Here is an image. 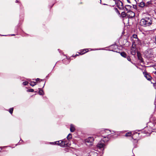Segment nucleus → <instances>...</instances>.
<instances>
[{
  "instance_id": "obj_1",
  "label": "nucleus",
  "mask_w": 156,
  "mask_h": 156,
  "mask_svg": "<svg viewBox=\"0 0 156 156\" xmlns=\"http://www.w3.org/2000/svg\"><path fill=\"white\" fill-rule=\"evenodd\" d=\"M152 18L150 16L145 17L142 18L140 22V25L144 27H147L150 26L152 23Z\"/></svg>"
},
{
  "instance_id": "obj_2",
  "label": "nucleus",
  "mask_w": 156,
  "mask_h": 156,
  "mask_svg": "<svg viewBox=\"0 0 156 156\" xmlns=\"http://www.w3.org/2000/svg\"><path fill=\"white\" fill-rule=\"evenodd\" d=\"M145 56L148 59H152L154 57L152 50L150 49L148 51H146L145 53Z\"/></svg>"
},
{
  "instance_id": "obj_3",
  "label": "nucleus",
  "mask_w": 156,
  "mask_h": 156,
  "mask_svg": "<svg viewBox=\"0 0 156 156\" xmlns=\"http://www.w3.org/2000/svg\"><path fill=\"white\" fill-rule=\"evenodd\" d=\"M105 146V141L103 140H101L97 145V147L98 149H102L103 150H104Z\"/></svg>"
},
{
  "instance_id": "obj_4",
  "label": "nucleus",
  "mask_w": 156,
  "mask_h": 156,
  "mask_svg": "<svg viewBox=\"0 0 156 156\" xmlns=\"http://www.w3.org/2000/svg\"><path fill=\"white\" fill-rule=\"evenodd\" d=\"M145 1V7H152L154 5L151 0H144Z\"/></svg>"
},
{
  "instance_id": "obj_5",
  "label": "nucleus",
  "mask_w": 156,
  "mask_h": 156,
  "mask_svg": "<svg viewBox=\"0 0 156 156\" xmlns=\"http://www.w3.org/2000/svg\"><path fill=\"white\" fill-rule=\"evenodd\" d=\"M115 4L117 7L120 9H122L123 8V4L122 2L120 1H115Z\"/></svg>"
},
{
  "instance_id": "obj_6",
  "label": "nucleus",
  "mask_w": 156,
  "mask_h": 156,
  "mask_svg": "<svg viewBox=\"0 0 156 156\" xmlns=\"http://www.w3.org/2000/svg\"><path fill=\"white\" fill-rule=\"evenodd\" d=\"M55 144L59 145L62 147L65 146V142L63 140H60L54 142Z\"/></svg>"
},
{
  "instance_id": "obj_7",
  "label": "nucleus",
  "mask_w": 156,
  "mask_h": 156,
  "mask_svg": "<svg viewBox=\"0 0 156 156\" xmlns=\"http://www.w3.org/2000/svg\"><path fill=\"white\" fill-rule=\"evenodd\" d=\"M126 16L128 18H131L135 16V14L133 12L129 11L127 12Z\"/></svg>"
},
{
  "instance_id": "obj_8",
  "label": "nucleus",
  "mask_w": 156,
  "mask_h": 156,
  "mask_svg": "<svg viewBox=\"0 0 156 156\" xmlns=\"http://www.w3.org/2000/svg\"><path fill=\"white\" fill-rule=\"evenodd\" d=\"M132 41H133V44H135L137 43V41H138V40L137 38V36L136 34H134L133 35L132 37H131Z\"/></svg>"
},
{
  "instance_id": "obj_9",
  "label": "nucleus",
  "mask_w": 156,
  "mask_h": 156,
  "mask_svg": "<svg viewBox=\"0 0 156 156\" xmlns=\"http://www.w3.org/2000/svg\"><path fill=\"white\" fill-rule=\"evenodd\" d=\"M94 140V138L93 137H90L87 139L85 140L86 143L87 144L90 143V144L93 143Z\"/></svg>"
},
{
  "instance_id": "obj_10",
  "label": "nucleus",
  "mask_w": 156,
  "mask_h": 156,
  "mask_svg": "<svg viewBox=\"0 0 156 156\" xmlns=\"http://www.w3.org/2000/svg\"><path fill=\"white\" fill-rule=\"evenodd\" d=\"M143 74L144 75V76L148 80H151V77L148 73L146 72H143Z\"/></svg>"
},
{
  "instance_id": "obj_11",
  "label": "nucleus",
  "mask_w": 156,
  "mask_h": 156,
  "mask_svg": "<svg viewBox=\"0 0 156 156\" xmlns=\"http://www.w3.org/2000/svg\"><path fill=\"white\" fill-rule=\"evenodd\" d=\"M149 45L151 48H154L156 47V42L155 41H151V42L149 44Z\"/></svg>"
},
{
  "instance_id": "obj_12",
  "label": "nucleus",
  "mask_w": 156,
  "mask_h": 156,
  "mask_svg": "<svg viewBox=\"0 0 156 156\" xmlns=\"http://www.w3.org/2000/svg\"><path fill=\"white\" fill-rule=\"evenodd\" d=\"M131 53L133 55H134L136 54L135 48L132 45V48L131 49Z\"/></svg>"
},
{
  "instance_id": "obj_13",
  "label": "nucleus",
  "mask_w": 156,
  "mask_h": 156,
  "mask_svg": "<svg viewBox=\"0 0 156 156\" xmlns=\"http://www.w3.org/2000/svg\"><path fill=\"white\" fill-rule=\"evenodd\" d=\"M132 8V6L129 5H126L125 6V8L126 10L127 11H131V9Z\"/></svg>"
},
{
  "instance_id": "obj_14",
  "label": "nucleus",
  "mask_w": 156,
  "mask_h": 156,
  "mask_svg": "<svg viewBox=\"0 0 156 156\" xmlns=\"http://www.w3.org/2000/svg\"><path fill=\"white\" fill-rule=\"evenodd\" d=\"M145 1H144L141 2L139 4V6L141 8H143L144 7H145Z\"/></svg>"
},
{
  "instance_id": "obj_15",
  "label": "nucleus",
  "mask_w": 156,
  "mask_h": 156,
  "mask_svg": "<svg viewBox=\"0 0 156 156\" xmlns=\"http://www.w3.org/2000/svg\"><path fill=\"white\" fill-rule=\"evenodd\" d=\"M70 131L71 132H73L75 130V128L74 127V126L73 125V124H71L70 125Z\"/></svg>"
},
{
  "instance_id": "obj_16",
  "label": "nucleus",
  "mask_w": 156,
  "mask_h": 156,
  "mask_svg": "<svg viewBox=\"0 0 156 156\" xmlns=\"http://www.w3.org/2000/svg\"><path fill=\"white\" fill-rule=\"evenodd\" d=\"M90 156H97L98 154L96 152L92 151L90 153Z\"/></svg>"
},
{
  "instance_id": "obj_17",
  "label": "nucleus",
  "mask_w": 156,
  "mask_h": 156,
  "mask_svg": "<svg viewBox=\"0 0 156 156\" xmlns=\"http://www.w3.org/2000/svg\"><path fill=\"white\" fill-rule=\"evenodd\" d=\"M137 57L138 59L141 62H143V59L141 56L140 55L138 54L137 55Z\"/></svg>"
},
{
  "instance_id": "obj_18",
  "label": "nucleus",
  "mask_w": 156,
  "mask_h": 156,
  "mask_svg": "<svg viewBox=\"0 0 156 156\" xmlns=\"http://www.w3.org/2000/svg\"><path fill=\"white\" fill-rule=\"evenodd\" d=\"M88 49H83V51L81 52H80V53L81 55H82V54H84L85 53L88 52Z\"/></svg>"
},
{
  "instance_id": "obj_19",
  "label": "nucleus",
  "mask_w": 156,
  "mask_h": 156,
  "mask_svg": "<svg viewBox=\"0 0 156 156\" xmlns=\"http://www.w3.org/2000/svg\"><path fill=\"white\" fill-rule=\"evenodd\" d=\"M38 89L39 90V91L38 92V93L40 95H43L44 94V92L43 90L41 89V88H38Z\"/></svg>"
},
{
  "instance_id": "obj_20",
  "label": "nucleus",
  "mask_w": 156,
  "mask_h": 156,
  "mask_svg": "<svg viewBox=\"0 0 156 156\" xmlns=\"http://www.w3.org/2000/svg\"><path fill=\"white\" fill-rule=\"evenodd\" d=\"M121 55L122 56L125 58H126V57L127 56V55H126V53L124 52L121 53Z\"/></svg>"
},
{
  "instance_id": "obj_21",
  "label": "nucleus",
  "mask_w": 156,
  "mask_h": 156,
  "mask_svg": "<svg viewBox=\"0 0 156 156\" xmlns=\"http://www.w3.org/2000/svg\"><path fill=\"white\" fill-rule=\"evenodd\" d=\"M106 131H104L103 133H107V135H108L110 134L111 131L110 130H106Z\"/></svg>"
},
{
  "instance_id": "obj_22",
  "label": "nucleus",
  "mask_w": 156,
  "mask_h": 156,
  "mask_svg": "<svg viewBox=\"0 0 156 156\" xmlns=\"http://www.w3.org/2000/svg\"><path fill=\"white\" fill-rule=\"evenodd\" d=\"M72 137V134H69L67 137V138L68 140H70L71 139Z\"/></svg>"
},
{
  "instance_id": "obj_23",
  "label": "nucleus",
  "mask_w": 156,
  "mask_h": 156,
  "mask_svg": "<svg viewBox=\"0 0 156 156\" xmlns=\"http://www.w3.org/2000/svg\"><path fill=\"white\" fill-rule=\"evenodd\" d=\"M36 84V82H31L30 83V85L32 86H34Z\"/></svg>"
},
{
  "instance_id": "obj_24",
  "label": "nucleus",
  "mask_w": 156,
  "mask_h": 156,
  "mask_svg": "<svg viewBox=\"0 0 156 156\" xmlns=\"http://www.w3.org/2000/svg\"><path fill=\"white\" fill-rule=\"evenodd\" d=\"M131 135V132H128L126 133L125 134V136H130Z\"/></svg>"
},
{
  "instance_id": "obj_25",
  "label": "nucleus",
  "mask_w": 156,
  "mask_h": 156,
  "mask_svg": "<svg viewBox=\"0 0 156 156\" xmlns=\"http://www.w3.org/2000/svg\"><path fill=\"white\" fill-rule=\"evenodd\" d=\"M114 10L119 15H120L119 12L116 8H114Z\"/></svg>"
},
{
  "instance_id": "obj_26",
  "label": "nucleus",
  "mask_w": 156,
  "mask_h": 156,
  "mask_svg": "<svg viewBox=\"0 0 156 156\" xmlns=\"http://www.w3.org/2000/svg\"><path fill=\"white\" fill-rule=\"evenodd\" d=\"M121 15L123 17H124L126 16V14L124 12H122L121 13Z\"/></svg>"
},
{
  "instance_id": "obj_27",
  "label": "nucleus",
  "mask_w": 156,
  "mask_h": 156,
  "mask_svg": "<svg viewBox=\"0 0 156 156\" xmlns=\"http://www.w3.org/2000/svg\"><path fill=\"white\" fill-rule=\"evenodd\" d=\"M13 108H10L9 109V112L11 114H12V113L13 111Z\"/></svg>"
},
{
  "instance_id": "obj_28",
  "label": "nucleus",
  "mask_w": 156,
  "mask_h": 156,
  "mask_svg": "<svg viewBox=\"0 0 156 156\" xmlns=\"http://www.w3.org/2000/svg\"><path fill=\"white\" fill-rule=\"evenodd\" d=\"M28 82L27 81L24 82L23 83V84L24 85H27L28 84Z\"/></svg>"
},
{
  "instance_id": "obj_29",
  "label": "nucleus",
  "mask_w": 156,
  "mask_h": 156,
  "mask_svg": "<svg viewBox=\"0 0 156 156\" xmlns=\"http://www.w3.org/2000/svg\"><path fill=\"white\" fill-rule=\"evenodd\" d=\"M27 91L28 92H33L34 91V90L32 89H29V90H27Z\"/></svg>"
},
{
  "instance_id": "obj_30",
  "label": "nucleus",
  "mask_w": 156,
  "mask_h": 156,
  "mask_svg": "<svg viewBox=\"0 0 156 156\" xmlns=\"http://www.w3.org/2000/svg\"><path fill=\"white\" fill-rule=\"evenodd\" d=\"M128 60L129 61H130L131 60V58L129 57L128 56H127L126 57Z\"/></svg>"
},
{
  "instance_id": "obj_31",
  "label": "nucleus",
  "mask_w": 156,
  "mask_h": 156,
  "mask_svg": "<svg viewBox=\"0 0 156 156\" xmlns=\"http://www.w3.org/2000/svg\"><path fill=\"white\" fill-rule=\"evenodd\" d=\"M40 80V79H39V78H37V79H36V81H39Z\"/></svg>"
},
{
  "instance_id": "obj_32",
  "label": "nucleus",
  "mask_w": 156,
  "mask_h": 156,
  "mask_svg": "<svg viewBox=\"0 0 156 156\" xmlns=\"http://www.w3.org/2000/svg\"><path fill=\"white\" fill-rule=\"evenodd\" d=\"M67 60L68 61V63H69V59H67Z\"/></svg>"
},
{
  "instance_id": "obj_33",
  "label": "nucleus",
  "mask_w": 156,
  "mask_h": 156,
  "mask_svg": "<svg viewBox=\"0 0 156 156\" xmlns=\"http://www.w3.org/2000/svg\"><path fill=\"white\" fill-rule=\"evenodd\" d=\"M45 82H44V86H43V87H44V85H45Z\"/></svg>"
},
{
  "instance_id": "obj_34",
  "label": "nucleus",
  "mask_w": 156,
  "mask_h": 156,
  "mask_svg": "<svg viewBox=\"0 0 156 156\" xmlns=\"http://www.w3.org/2000/svg\"><path fill=\"white\" fill-rule=\"evenodd\" d=\"M127 0V2H129V3H130V1H129V0Z\"/></svg>"
},
{
  "instance_id": "obj_35",
  "label": "nucleus",
  "mask_w": 156,
  "mask_h": 156,
  "mask_svg": "<svg viewBox=\"0 0 156 156\" xmlns=\"http://www.w3.org/2000/svg\"><path fill=\"white\" fill-rule=\"evenodd\" d=\"M14 35H15L14 34H12L11 35V36H14Z\"/></svg>"
},
{
  "instance_id": "obj_36",
  "label": "nucleus",
  "mask_w": 156,
  "mask_h": 156,
  "mask_svg": "<svg viewBox=\"0 0 156 156\" xmlns=\"http://www.w3.org/2000/svg\"><path fill=\"white\" fill-rule=\"evenodd\" d=\"M100 0V3H101V0Z\"/></svg>"
},
{
  "instance_id": "obj_37",
  "label": "nucleus",
  "mask_w": 156,
  "mask_h": 156,
  "mask_svg": "<svg viewBox=\"0 0 156 156\" xmlns=\"http://www.w3.org/2000/svg\"><path fill=\"white\" fill-rule=\"evenodd\" d=\"M155 41L156 42V37H155Z\"/></svg>"
},
{
  "instance_id": "obj_38",
  "label": "nucleus",
  "mask_w": 156,
  "mask_h": 156,
  "mask_svg": "<svg viewBox=\"0 0 156 156\" xmlns=\"http://www.w3.org/2000/svg\"><path fill=\"white\" fill-rule=\"evenodd\" d=\"M77 55H75L74 56H76Z\"/></svg>"
},
{
  "instance_id": "obj_39",
  "label": "nucleus",
  "mask_w": 156,
  "mask_h": 156,
  "mask_svg": "<svg viewBox=\"0 0 156 156\" xmlns=\"http://www.w3.org/2000/svg\"><path fill=\"white\" fill-rule=\"evenodd\" d=\"M18 2V1H16V2Z\"/></svg>"
},
{
  "instance_id": "obj_40",
  "label": "nucleus",
  "mask_w": 156,
  "mask_h": 156,
  "mask_svg": "<svg viewBox=\"0 0 156 156\" xmlns=\"http://www.w3.org/2000/svg\"><path fill=\"white\" fill-rule=\"evenodd\" d=\"M0 148H2L1 147H0Z\"/></svg>"
}]
</instances>
